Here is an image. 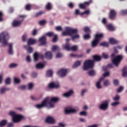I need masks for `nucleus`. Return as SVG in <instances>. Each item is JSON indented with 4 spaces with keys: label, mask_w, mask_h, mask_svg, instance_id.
Instances as JSON below:
<instances>
[{
    "label": "nucleus",
    "mask_w": 127,
    "mask_h": 127,
    "mask_svg": "<svg viewBox=\"0 0 127 127\" xmlns=\"http://www.w3.org/2000/svg\"><path fill=\"white\" fill-rule=\"evenodd\" d=\"M59 101L58 97H46L40 104H37L35 106L37 109L40 110L43 109L45 107L47 108H53L55 106V103H57Z\"/></svg>",
    "instance_id": "f257e3e1"
},
{
    "label": "nucleus",
    "mask_w": 127,
    "mask_h": 127,
    "mask_svg": "<svg viewBox=\"0 0 127 127\" xmlns=\"http://www.w3.org/2000/svg\"><path fill=\"white\" fill-rule=\"evenodd\" d=\"M78 30L77 28H73L70 27H66L65 28V31H64L62 33V35L64 36H67V35H69L72 36L71 39L74 41L75 39H79L80 38V35L77 34L78 33ZM74 34H76L74 36Z\"/></svg>",
    "instance_id": "f03ea898"
},
{
    "label": "nucleus",
    "mask_w": 127,
    "mask_h": 127,
    "mask_svg": "<svg viewBox=\"0 0 127 127\" xmlns=\"http://www.w3.org/2000/svg\"><path fill=\"white\" fill-rule=\"evenodd\" d=\"M94 60H86L83 65V69L84 71L89 70L94 67L95 61H101L102 58L100 56L95 55L93 57Z\"/></svg>",
    "instance_id": "7ed1b4c3"
},
{
    "label": "nucleus",
    "mask_w": 127,
    "mask_h": 127,
    "mask_svg": "<svg viewBox=\"0 0 127 127\" xmlns=\"http://www.w3.org/2000/svg\"><path fill=\"white\" fill-rule=\"evenodd\" d=\"M9 39V35L7 32H2L0 33V43L1 44L2 47H4L6 45H8L7 42Z\"/></svg>",
    "instance_id": "20e7f679"
},
{
    "label": "nucleus",
    "mask_w": 127,
    "mask_h": 127,
    "mask_svg": "<svg viewBox=\"0 0 127 127\" xmlns=\"http://www.w3.org/2000/svg\"><path fill=\"white\" fill-rule=\"evenodd\" d=\"M9 115L12 117V121L14 123H19V121L23 118L22 115L17 114L16 112L12 111L9 112Z\"/></svg>",
    "instance_id": "39448f33"
},
{
    "label": "nucleus",
    "mask_w": 127,
    "mask_h": 127,
    "mask_svg": "<svg viewBox=\"0 0 127 127\" xmlns=\"http://www.w3.org/2000/svg\"><path fill=\"white\" fill-rule=\"evenodd\" d=\"M111 57L112 58V63L114 64L116 67H118L119 64H120L123 59V57L122 56H115V54H112Z\"/></svg>",
    "instance_id": "423d86ee"
},
{
    "label": "nucleus",
    "mask_w": 127,
    "mask_h": 127,
    "mask_svg": "<svg viewBox=\"0 0 127 127\" xmlns=\"http://www.w3.org/2000/svg\"><path fill=\"white\" fill-rule=\"evenodd\" d=\"M103 36L104 35H103V34H97L95 35V39L91 43L92 47H96L97 45H98V43H99V41L103 38Z\"/></svg>",
    "instance_id": "0eeeda50"
},
{
    "label": "nucleus",
    "mask_w": 127,
    "mask_h": 127,
    "mask_svg": "<svg viewBox=\"0 0 127 127\" xmlns=\"http://www.w3.org/2000/svg\"><path fill=\"white\" fill-rule=\"evenodd\" d=\"M109 100H105L101 102L99 106V109L102 111H106L109 108Z\"/></svg>",
    "instance_id": "6e6552de"
},
{
    "label": "nucleus",
    "mask_w": 127,
    "mask_h": 127,
    "mask_svg": "<svg viewBox=\"0 0 127 127\" xmlns=\"http://www.w3.org/2000/svg\"><path fill=\"white\" fill-rule=\"evenodd\" d=\"M68 73V69L66 68H62L58 72V75L61 77H66Z\"/></svg>",
    "instance_id": "1a4fd4ad"
},
{
    "label": "nucleus",
    "mask_w": 127,
    "mask_h": 127,
    "mask_svg": "<svg viewBox=\"0 0 127 127\" xmlns=\"http://www.w3.org/2000/svg\"><path fill=\"white\" fill-rule=\"evenodd\" d=\"M64 112L65 114H74V113H76L77 110L73 108L72 107H67L64 109Z\"/></svg>",
    "instance_id": "9d476101"
},
{
    "label": "nucleus",
    "mask_w": 127,
    "mask_h": 127,
    "mask_svg": "<svg viewBox=\"0 0 127 127\" xmlns=\"http://www.w3.org/2000/svg\"><path fill=\"white\" fill-rule=\"evenodd\" d=\"M48 87L50 89H57V88H59V83L58 82H52L48 85Z\"/></svg>",
    "instance_id": "9b49d317"
},
{
    "label": "nucleus",
    "mask_w": 127,
    "mask_h": 127,
    "mask_svg": "<svg viewBox=\"0 0 127 127\" xmlns=\"http://www.w3.org/2000/svg\"><path fill=\"white\" fill-rule=\"evenodd\" d=\"M104 81L103 77H101L99 80L96 82V87L97 89L98 90H100L102 89L103 87H102V85H101V83H102V81Z\"/></svg>",
    "instance_id": "f8f14e48"
},
{
    "label": "nucleus",
    "mask_w": 127,
    "mask_h": 127,
    "mask_svg": "<svg viewBox=\"0 0 127 127\" xmlns=\"http://www.w3.org/2000/svg\"><path fill=\"white\" fill-rule=\"evenodd\" d=\"M116 15H117V12L114 9H111L109 14V18L110 19H115Z\"/></svg>",
    "instance_id": "ddd939ff"
},
{
    "label": "nucleus",
    "mask_w": 127,
    "mask_h": 127,
    "mask_svg": "<svg viewBox=\"0 0 127 127\" xmlns=\"http://www.w3.org/2000/svg\"><path fill=\"white\" fill-rule=\"evenodd\" d=\"M74 94V91L73 90H69L67 92L63 94V97L64 98H69V97H71L72 95Z\"/></svg>",
    "instance_id": "4468645a"
},
{
    "label": "nucleus",
    "mask_w": 127,
    "mask_h": 127,
    "mask_svg": "<svg viewBox=\"0 0 127 127\" xmlns=\"http://www.w3.org/2000/svg\"><path fill=\"white\" fill-rule=\"evenodd\" d=\"M46 122L48 124H55L56 121L55 119H54V118L52 117H49L46 119Z\"/></svg>",
    "instance_id": "2eb2a0df"
},
{
    "label": "nucleus",
    "mask_w": 127,
    "mask_h": 127,
    "mask_svg": "<svg viewBox=\"0 0 127 127\" xmlns=\"http://www.w3.org/2000/svg\"><path fill=\"white\" fill-rule=\"evenodd\" d=\"M39 41L41 43L40 45H44V44L46 43V37H45V36L41 37L39 39Z\"/></svg>",
    "instance_id": "dca6fc26"
},
{
    "label": "nucleus",
    "mask_w": 127,
    "mask_h": 127,
    "mask_svg": "<svg viewBox=\"0 0 127 127\" xmlns=\"http://www.w3.org/2000/svg\"><path fill=\"white\" fill-rule=\"evenodd\" d=\"M92 0H90L88 2H84V3H83V4H79V6L80 8H85L86 7V5H89V4H90L91 3V2H92Z\"/></svg>",
    "instance_id": "f3484780"
},
{
    "label": "nucleus",
    "mask_w": 127,
    "mask_h": 127,
    "mask_svg": "<svg viewBox=\"0 0 127 127\" xmlns=\"http://www.w3.org/2000/svg\"><path fill=\"white\" fill-rule=\"evenodd\" d=\"M9 46V49H8V53L10 54V55H12L13 54V49L12 48L13 46V44L10 43L8 45Z\"/></svg>",
    "instance_id": "a211bd4d"
},
{
    "label": "nucleus",
    "mask_w": 127,
    "mask_h": 127,
    "mask_svg": "<svg viewBox=\"0 0 127 127\" xmlns=\"http://www.w3.org/2000/svg\"><path fill=\"white\" fill-rule=\"evenodd\" d=\"M37 42V41L36 40V39H29L28 40V45H33V44H35V43H36V42Z\"/></svg>",
    "instance_id": "6ab92c4d"
},
{
    "label": "nucleus",
    "mask_w": 127,
    "mask_h": 127,
    "mask_svg": "<svg viewBox=\"0 0 127 127\" xmlns=\"http://www.w3.org/2000/svg\"><path fill=\"white\" fill-rule=\"evenodd\" d=\"M20 24H21V21L14 20L12 23V26L14 27H17V26H19Z\"/></svg>",
    "instance_id": "aec40b11"
},
{
    "label": "nucleus",
    "mask_w": 127,
    "mask_h": 127,
    "mask_svg": "<svg viewBox=\"0 0 127 127\" xmlns=\"http://www.w3.org/2000/svg\"><path fill=\"white\" fill-rule=\"evenodd\" d=\"M45 57L47 59H52L53 58V55H52V53L51 52H48L45 54Z\"/></svg>",
    "instance_id": "412c9836"
},
{
    "label": "nucleus",
    "mask_w": 127,
    "mask_h": 127,
    "mask_svg": "<svg viewBox=\"0 0 127 127\" xmlns=\"http://www.w3.org/2000/svg\"><path fill=\"white\" fill-rule=\"evenodd\" d=\"M40 56H41L42 57H43V55H40L37 53H35L34 54V61H37V60H38V59L39 58V57H40Z\"/></svg>",
    "instance_id": "4be33fe9"
},
{
    "label": "nucleus",
    "mask_w": 127,
    "mask_h": 127,
    "mask_svg": "<svg viewBox=\"0 0 127 127\" xmlns=\"http://www.w3.org/2000/svg\"><path fill=\"white\" fill-rule=\"evenodd\" d=\"M45 66V64L40 63L36 64V68L37 69H42L44 68V66Z\"/></svg>",
    "instance_id": "5701e85b"
},
{
    "label": "nucleus",
    "mask_w": 127,
    "mask_h": 127,
    "mask_svg": "<svg viewBox=\"0 0 127 127\" xmlns=\"http://www.w3.org/2000/svg\"><path fill=\"white\" fill-rule=\"evenodd\" d=\"M6 124H7V120H1V121H0V127H3L5 126H6Z\"/></svg>",
    "instance_id": "b1692460"
},
{
    "label": "nucleus",
    "mask_w": 127,
    "mask_h": 127,
    "mask_svg": "<svg viewBox=\"0 0 127 127\" xmlns=\"http://www.w3.org/2000/svg\"><path fill=\"white\" fill-rule=\"evenodd\" d=\"M108 30H110V31H113L115 30V27L111 24H109L106 26Z\"/></svg>",
    "instance_id": "393cba45"
},
{
    "label": "nucleus",
    "mask_w": 127,
    "mask_h": 127,
    "mask_svg": "<svg viewBox=\"0 0 127 127\" xmlns=\"http://www.w3.org/2000/svg\"><path fill=\"white\" fill-rule=\"evenodd\" d=\"M64 49H65L67 51H70L71 50V47H70V45L69 44L66 43L65 45L63 46Z\"/></svg>",
    "instance_id": "a878e982"
},
{
    "label": "nucleus",
    "mask_w": 127,
    "mask_h": 127,
    "mask_svg": "<svg viewBox=\"0 0 127 127\" xmlns=\"http://www.w3.org/2000/svg\"><path fill=\"white\" fill-rule=\"evenodd\" d=\"M103 85L105 87H108V86L111 85V82L109 79H106L103 81Z\"/></svg>",
    "instance_id": "bb28decb"
},
{
    "label": "nucleus",
    "mask_w": 127,
    "mask_h": 127,
    "mask_svg": "<svg viewBox=\"0 0 127 127\" xmlns=\"http://www.w3.org/2000/svg\"><path fill=\"white\" fill-rule=\"evenodd\" d=\"M34 87V84L33 83H29L28 84V85L27 86V87L28 88V89L29 91H31L32 89H33V87Z\"/></svg>",
    "instance_id": "cd10ccee"
},
{
    "label": "nucleus",
    "mask_w": 127,
    "mask_h": 127,
    "mask_svg": "<svg viewBox=\"0 0 127 127\" xmlns=\"http://www.w3.org/2000/svg\"><path fill=\"white\" fill-rule=\"evenodd\" d=\"M109 42L111 44H117L118 42L114 38H110L109 39Z\"/></svg>",
    "instance_id": "c85d7f7f"
},
{
    "label": "nucleus",
    "mask_w": 127,
    "mask_h": 127,
    "mask_svg": "<svg viewBox=\"0 0 127 127\" xmlns=\"http://www.w3.org/2000/svg\"><path fill=\"white\" fill-rule=\"evenodd\" d=\"M6 91H7V88H6V87H1L0 89V94H1V95H3V94H4L5 92H6Z\"/></svg>",
    "instance_id": "c756f323"
},
{
    "label": "nucleus",
    "mask_w": 127,
    "mask_h": 127,
    "mask_svg": "<svg viewBox=\"0 0 127 127\" xmlns=\"http://www.w3.org/2000/svg\"><path fill=\"white\" fill-rule=\"evenodd\" d=\"M123 77H127V67H125L123 69Z\"/></svg>",
    "instance_id": "7c9ffc66"
},
{
    "label": "nucleus",
    "mask_w": 127,
    "mask_h": 127,
    "mask_svg": "<svg viewBox=\"0 0 127 127\" xmlns=\"http://www.w3.org/2000/svg\"><path fill=\"white\" fill-rule=\"evenodd\" d=\"M81 65V61H76L74 64L73 65V68H77Z\"/></svg>",
    "instance_id": "2f4dec72"
},
{
    "label": "nucleus",
    "mask_w": 127,
    "mask_h": 127,
    "mask_svg": "<svg viewBox=\"0 0 127 127\" xmlns=\"http://www.w3.org/2000/svg\"><path fill=\"white\" fill-rule=\"evenodd\" d=\"M46 76L47 77H52V76H53V71L51 70H48L47 71Z\"/></svg>",
    "instance_id": "473e14b6"
},
{
    "label": "nucleus",
    "mask_w": 127,
    "mask_h": 127,
    "mask_svg": "<svg viewBox=\"0 0 127 127\" xmlns=\"http://www.w3.org/2000/svg\"><path fill=\"white\" fill-rule=\"evenodd\" d=\"M24 48L27 50V52H28V53H31V52H32V51H33V50L32 49V48L29 47H28L26 46H25Z\"/></svg>",
    "instance_id": "72a5a7b5"
},
{
    "label": "nucleus",
    "mask_w": 127,
    "mask_h": 127,
    "mask_svg": "<svg viewBox=\"0 0 127 127\" xmlns=\"http://www.w3.org/2000/svg\"><path fill=\"white\" fill-rule=\"evenodd\" d=\"M60 50V48L58 46L55 45V46H53L52 48V50L54 52H55V51H58V50Z\"/></svg>",
    "instance_id": "f704fd0d"
},
{
    "label": "nucleus",
    "mask_w": 127,
    "mask_h": 127,
    "mask_svg": "<svg viewBox=\"0 0 127 127\" xmlns=\"http://www.w3.org/2000/svg\"><path fill=\"white\" fill-rule=\"evenodd\" d=\"M14 82L15 84H19L20 83V79L18 77H14Z\"/></svg>",
    "instance_id": "c9c22d12"
},
{
    "label": "nucleus",
    "mask_w": 127,
    "mask_h": 127,
    "mask_svg": "<svg viewBox=\"0 0 127 127\" xmlns=\"http://www.w3.org/2000/svg\"><path fill=\"white\" fill-rule=\"evenodd\" d=\"M88 74L89 76H94V75H96V71L94 70H89L88 72Z\"/></svg>",
    "instance_id": "e433bc0d"
},
{
    "label": "nucleus",
    "mask_w": 127,
    "mask_h": 127,
    "mask_svg": "<svg viewBox=\"0 0 127 127\" xmlns=\"http://www.w3.org/2000/svg\"><path fill=\"white\" fill-rule=\"evenodd\" d=\"M46 8L47 9H48V10H50L52 9V4H51V3H48L46 5Z\"/></svg>",
    "instance_id": "4c0bfd02"
},
{
    "label": "nucleus",
    "mask_w": 127,
    "mask_h": 127,
    "mask_svg": "<svg viewBox=\"0 0 127 127\" xmlns=\"http://www.w3.org/2000/svg\"><path fill=\"white\" fill-rule=\"evenodd\" d=\"M88 115V113L86 111H81L79 113V115L86 117Z\"/></svg>",
    "instance_id": "58836bf2"
},
{
    "label": "nucleus",
    "mask_w": 127,
    "mask_h": 127,
    "mask_svg": "<svg viewBox=\"0 0 127 127\" xmlns=\"http://www.w3.org/2000/svg\"><path fill=\"white\" fill-rule=\"evenodd\" d=\"M84 31L86 33H91V30L90 29V28H89L88 27H84Z\"/></svg>",
    "instance_id": "ea45409f"
},
{
    "label": "nucleus",
    "mask_w": 127,
    "mask_h": 127,
    "mask_svg": "<svg viewBox=\"0 0 127 127\" xmlns=\"http://www.w3.org/2000/svg\"><path fill=\"white\" fill-rule=\"evenodd\" d=\"M11 81V79H10V78L9 77L7 78L5 80V83L6 85H9L10 84Z\"/></svg>",
    "instance_id": "a19ab883"
},
{
    "label": "nucleus",
    "mask_w": 127,
    "mask_h": 127,
    "mask_svg": "<svg viewBox=\"0 0 127 127\" xmlns=\"http://www.w3.org/2000/svg\"><path fill=\"white\" fill-rule=\"evenodd\" d=\"M77 49H78L77 46H73L70 48V50H71V51H77Z\"/></svg>",
    "instance_id": "79ce46f5"
},
{
    "label": "nucleus",
    "mask_w": 127,
    "mask_h": 127,
    "mask_svg": "<svg viewBox=\"0 0 127 127\" xmlns=\"http://www.w3.org/2000/svg\"><path fill=\"white\" fill-rule=\"evenodd\" d=\"M107 68H113V64H109L107 65V67L104 66L103 67V69L104 71H106V70H107Z\"/></svg>",
    "instance_id": "37998d69"
},
{
    "label": "nucleus",
    "mask_w": 127,
    "mask_h": 127,
    "mask_svg": "<svg viewBox=\"0 0 127 127\" xmlns=\"http://www.w3.org/2000/svg\"><path fill=\"white\" fill-rule=\"evenodd\" d=\"M100 46H104V47H109V43L103 42L100 44Z\"/></svg>",
    "instance_id": "c03bdc74"
},
{
    "label": "nucleus",
    "mask_w": 127,
    "mask_h": 127,
    "mask_svg": "<svg viewBox=\"0 0 127 127\" xmlns=\"http://www.w3.org/2000/svg\"><path fill=\"white\" fill-rule=\"evenodd\" d=\"M122 48H123V46H118L116 47H114V50L115 52H118V51H117V49H122Z\"/></svg>",
    "instance_id": "a18cd8bd"
},
{
    "label": "nucleus",
    "mask_w": 127,
    "mask_h": 127,
    "mask_svg": "<svg viewBox=\"0 0 127 127\" xmlns=\"http://www.w3.org/2000/svg\"><path fill=\"white\" fill-rule=\"evenodd\" d=\"M90 38H91V36L90 35V34L84 35L83 36V39L85 40L90 39Z\"/></svg>",
    "instance_id": "49530a36"
},
{
    "label": "nucleus",
    "mask_w": 127,
    "mask_h": 127,
    "mask_svg": "<svg viewBox=\"0 0 127 127\" xmlns=\"http://www.w3.org/2000/svg\"><path fill=\"white\" fill-rule=\"evenodd\" d=\"M121 103L120 102H116L111 104V106L112 107H117V106H119Z\"/></svg>",
    "instance_id": "de8ad7c7"
},
{
    "label": "nucleus",
    "mask_w": 127,
    "mask_h": 127,
    "mask_svg": "<svg viewBox=\"0 0 127 127\" xmlns=\"http://www.w3.org/2000/svg\"><path fill=\"white\" fill-rule=\"evenodd\" d=\"M17 66H18V64H11L9 65V67L10 68H15Z\"/></svg>",
    "instance_id": "09e8293b"
},
{
    "label": "nucleus",
    "mask_w": 127,
    "mask_h": 127,
    "mask_svg": "<svg viewBox=\"0 0 127 127\" xmlns=\"http://www.w3.org/2000/svg\"><path fill=\"white\" fill-rule=\"evenodd\" d=\"M110 76V72H106L103 74V78H106V77H109Z\"/></svg>",
    "instance_id": "8fccbe9b"
},
{
    "label": "nucleus",
    "mask_w": 127,
    "mask_h": 127,
    "mask_svg": "<svg viewBox=\"0 0 127 127\" xmlns=\"http://www.w3.org/2000/svg\"><path fill=\"white\" fill-rule=\"evenodd\" d=\"M46 35H47L48 36H49V37H52V36H54V33L52 32H50L49 33H47Z\"/></svg>",
    "instance_id": "3c124183"
},
{
    "label": "nucleus",
    "mask_w": 127,
    "mask_h": 127,
    "mask_svg": "<svg viewBox=\"0 0 127 127\" xmlns=\"http://www.w3.org/2000/svg\"><path fill=\"white\" fill-rule=\"evenodd\" d=\"M120 99V96L116 95L115 97L113 98V100L114 101H115V102H118V101H119Z\"/></svg>",
    "instance_id": "603ef678"
},
{
    "label": "nucleus",
    "mask_w": 127,
    "mask_h": 127,
    "mask_svg": "<svg viewBox=\"0 0 127 127\" xmlns=\"http://www.w3.org/2000/svg\"><path fill=\"white\" fill-rule=\"evenodd\" d=\"M120 13H121V14H122L123 15L127 14V9H126V10H122L120 12Z\"/></svg>",
    "instance_id": "864d4df0"
},
{
    "label": "nucleus",
    "mask_w": 127,
    "mask_h": 127,
    "mask_svg": "<svg viewBox=\"0 0 127 127\" xmlns=\"http://www.w3.org/2000/svg\"><path fill=\"white\" fill-rule=\"evenodd\" d=\"M26 10H30L31 9V4H27L25 6Z\"/></svg>",
    "instance_id": "5fc2aeb1"
},
{
    "label": "nucleus",
    "mask_w": 127,
    "mask_h": 127,
    "mask_svg": "<svg viewBox=\"0 0 127 127\" xmlns=\"http://www.w3.org/2000/svg\"><path fill=\"white\" fill-rule=\"evenodd\" d=\"M26 60L28 63H30L31 62V58L30 56H27L26 58Z\"/></svg>",
    "instance_id": "6e6d98bb"
},
{
    "label": "nucleus",
    "mask_w": 127,
    "mask_h": 127,
    "mask_svg": "<svg viewBox=\"0 0 127 127\" xmlns=\"http://www.w3.org/2000/svg\"><path fill=\"white\" fill-rule=\"evenodd\" d=\"M27 38V35L25 34L24 35H23L22 39V41H23V42H25V41H26V39Z\"/></svg>",
    "instance_id": "4d7b16f0"
},
{
    "label": "nucleus",
    "mask_w": 127,
    "mask_h": 127,
    "mask_svg": "<svg viewBox=\"0 0 127 127\" xmlns=\"http://www.w3.org/2000/svg\"><path fill=\"white\" fill-rule=\"evenodd\" d=\"M83 14H90V10H87L83 12H81V15H83Z\"/></svg>",
    "instance_id": "13d9d810"
},
{
    "label": "nucleus",
    "mask_w": 127,
    "mask_h": 127,
    "mask_svg": "<svg viewBox=\"0 0 127 127\" xmlns=\"http://www.w3.org/2000/svg\"><path fill=\"white\" fill-rule=\"evenodd\" d=\"M3 79V74L2 73L0 74V84H2V80Z\"/></svg>",
    "instance_id": "bf43d9fd"
},
{
    "label": "nucleus",
    "mask_w": 127,
    "mask_h": 127,
    "mask_svg": "<svg viewBox=\"0 0 127 127\" xmlns=\"http://www.w3.org/2000/svg\"><path fill=\"white\" fill-rule=\"evenodd\" d=\"M39 24H40V25H44V24H45V23H46V21L45 20H43L40 21L39 22Z\"/></svg>",
    "instance_id": "052dcab7"
},
{
    "label": "nucleus",
    "mask_w": 127,
    "mask_h": 127,
    "mask_svg": "<svg viewBox=\"0 0 127 127\" xmlns=\"http://www.w3.org/2000/svg\"><path fill=\"white\" fill-rule=\"evenodd\" d=\"M85 93H87V89H82L81 90V96H84L85 94Z\"/></svg>",
    "instance_id": "680f3d73"
},
{
    "label": "nucleus",
    "mask_w": 127,
    "mask_h": 127,
    "mask_svg": "<svg viewBox=\"0 0 127 127\" xmlns=\"http://www.w3.org/2000/svg\"><path fill=\"white\" fill-rule=\"evenodd\" d=\"M62 56H63V55L62 53H59L56 55V58H61Z\"/></svg>",
    "instance_id": "e2e57ef3"
},
{
    "label": "nucleus",
    "mask_w": 127,
    "mask_h": 127,
    "mask_svg": "<svg viewBox=\"0 0 127 127\" xmlns=\"http://www.w3.org/2000/svg\"><path fill=\"white\" fill-rule=\"evenodd\" d=\"M32 35H33L34 36H35V35H36V34H37V30L36 29H34L32 32Z\"/></svg>",
    "instance_id": "0e129e2a"
},
{
    "label": "nucleus",
    "mask_w": 127,
    "mask_h": 127,
    "mask_svg": "<svg viewBox=\"0 0 127 127\" xmlns=\"http://www.w3.org/2000/svg\"><path fill=\"white\" fill-rule=\"evenodd\" d=\"M19 89H20V90H25V89L26 88V86L25 85H21L20 86H19Z\"/></svg>",
    "instance_id": "69168bd1"
},
{
    "label": "nucleus",
    "mask_w": 127,
    "mask_h": 127,
    "mask_svg": "<svg viewBox=\"0 0 127 127\" xmlns=\"http://www.w3.org/2000/svg\"><path fill=\"white\" fill-rule=\"evenodd\" d=\"M81 13H82V12H80V11L79 10V9H76L75 11V15H79V14L81 15Z\"/></svg>",
    "instance_id": "338daca9"
},
{
    "label": "nucleus",
    "mask_w": 127,
    "mask_h": 127,
    "mask_svg": "<svg viewBox=\"0 0 127 127\" xmlns=\"http://www.w3.org/2000/svg\"><path fill=\"white\" fill-rule=\"evenodd\" d=\"M59 126L60 127H66V125L63 123H59Z\"/></svg>",
    "instance_id": "774afa93"
}]
</instances>
